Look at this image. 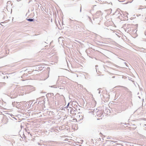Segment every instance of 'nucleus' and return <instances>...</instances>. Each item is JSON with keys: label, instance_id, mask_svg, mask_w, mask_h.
<instances>
[{"label": "nucleus", "instance_id": "f257e3e1", "mask_svg": "<svg viewBox=\"0 0 146 146\" xmlns=\"http://www.w3.org/2000/svg\"><path fill=\"white\" fill-rule=\"evenodd\" d=\"M101 15V12L100 11H98L96 12V13L95 15V17L96 18H99Z\"/></svg>", "mask_w": 146, "mask_h": 146}, {"label": "nucleus", "instance_id": "f03ea898", "mask_svg": "<svg viewBox=\"0 0 146 146\" xmlns=\"http://www.w3.org/2000/svg\"><path fill=\"white\" fill-rule=\"evenodd\" d=\"M97 110V109H96V114L97 115H99V113H100L101 112V111H96ZM94 111H95V109H94Z\"/></svg>", "mask_w": 146, "mask_h": 146}, {"label": "nucleus", "instance_id": "7ed1b4c3", "mask_svg": "<svg viewBox=\"0 0 146 146\" xmlns=\"http://www.w3.org/2000/svg\"><path fill=\"white\" fill-rule=\"evenodd\" d=\"M27 20L29 21H34V19H27Z\"/></svg>", "mask_w": 146, "mask_h": 146}, {"label": "nucleus", "instance_id": "20e7f679", "mask_svg": "<svg viewBox=\"0 0 146 146\" xmlns=\"http://www.w3.org/2000/svg\"><path fill=\"white\" fill-rule=\"evenodd\" d=\"M101 88H99L98 90V93L99 94H100V92H101Z\"/></svg>", "mask_w": 146, "mask_h": 146}, {"label": "nucleus", "instance_id": "39448f33", "mask_svg": "<svg viewBox=\"0 0 146 146\" xmlns=\"http://www.w3.org/2000/svg\"><path fill=\"white\" fill-rule=\"evenodd\" d=\"M51 87H53L54 88H56L57 87V86H56V85H54L51 86Z\"/></svg>", "mask_w": 146, "mask_h": 146}, {"label": "nucleus", "instance_id": "423d86ee", "mask_svg": "<svg viewBox=\"0 0 146 146\" xmlns=\"http://www.w3.org/2000/svg\"><path fill=\"white\" fill-rule=\"evenodd\" d=\"M111 136H108L107 137V139H110L111 138Z\"/></svg>", "mask_w": 146, "mask_h": 146}, {"label": "nucleus", "instance_id": "0eeeda50", "mask_svg": "<svg viewBox=\"0 0 146 146\" xmlns=\"http://www.w3.org/2000/svg\"><path fill=\"white\" fill-rule=\"evenodd\" d=\"M117 145H118V146H123L122 145L120 144H117Z\"/></svg>", "mask_w": 146, "mask_h": 146}, {"label": "nucleus", "instance_id": "6e6552de", "mask_svg": "<svg viewBox=\"0 0 146 146\" xmlns=\"http://www.w3.org/2000/svg\"><path fill=\"white\" fill-rule=\"evenodd\" d=\"M110 141H111V142H114V143H115V142H117V141H107L109 142Z\"/></svg>", "mask_w": 146, "mask_h": 146}, {"label": "nucleus", "instance_id": "1a4fd4ad", "mask_svg": "<svg viewBox=\"0 0 146 146\" xmlns=\"http://www.w3.org/2000/svg\"><path fill=\"white\" fill-rule=\"evenodd\" d=\"M141 15L140 14H137V17H139V16H140Z\"/></svg>", "mask_w": 146, "mask_h": 146}, {"label": "nucleus", "instance_id": "9d476101", "mask_svg": "<svg viewBox=\"0 0 146 146\" xmlns=\"http://www.w3.org/2000/svg\"><path fill=\"white\" fill-rule=\"evenodd\" d=\"M144 9V8H142L141 9H139V11H141V10H142V9Z\"/></svg>", "mask_w": 146, "mask_h": 146}, {"label": "nucleus", "instance_id": "9b49d317", "mask_svg": "<svg viewBox=\"0 0 146 146\" xmlns=\"http://www.w3.org/2000/svg\"><path fill=\"white\" fill-rule=\"evenodd\" d=\"M81 10H82V7H81H81L80 8V12H81Z\"/></svg>", "mask_w": 146, "mask_h": 146}, {"label": "nucleus", "instance_id": "f8f14e48", "mask_svg": "<svg viewBox=\"0 0 146 146\" xmlns=\"http://www.w3.org/2000/svg\"><path fill=\"white\" fill-rule=\"evenodd\" d=\"M106 110H108V111H109V112H110V110H109V109H106Z\"/></svg>", "mask_w": 146, "mask_h": 146}, {"label": "nucleus", "instance_id": "ddd939ff", "mask_svg": "<svg viewBox=\"0 0 146 146\" xmlns=\"http://www.w3.org/2000/svg\"><path fill=\"white\" fill-rule=\"evenodd\" d=\"M72 112H74V111L73 110H71V113H72Z\"/></svg>", "mask_w": 146, "mask_h": 146}, {"label": "nucleus", "instance_id": "4468645a", "mask_svg": "<svg viewBox=\"0 0 146 146\" xmlns=\"http://www.w3.org/2000/svg\"><path fill=\"white\" fill-rule=\"evenodd\" d=\"M89 18L90 19V20H91V19L90 18V17H89Z\"/></svg>", "mask_w": 146, "mask_h": 146}, {"label": "nucleus", "instance_id": "2eb2a0df", "mask_svg": "<svg viewBox=\"0 0 146 146\" xmlns=\"http://www.w3.org/2000/svg\"><path fill=\"white\" fill-rule=\"evenodd\" d=\"M112 78H115V76H113L112 77Z\"/></svg>", "mask_w": 146, "mask_h": 146}, {"label": "nucleus", "instance_id": "dca6fc26", "mask_svg": "<svg viewBox=\"0 0 146 146\" xmlns=\"http://www.w3.org/2000/svg\"><path fill=\"white\" fill-rule=\"evenodd\" d=\"M69 103H68V105L67 106V107H68V106L69 105Z\"/></svg>", "mask_w": 146, "mask_h": 146}, {"label": "nucleus", "instance_id": "f3484780", "mask_svg": "<svg viewBox=\"0 0 146 146\" xmlns=\"http://www.w3.org/2000/svg\"><path fill=\"white\" fill-rule=\"evenodd\" d=\"M14 103H13V102L12 103V105H14Z\"/></svg>", "mask_w": 146, "mask_h": 146}, {"label": "nucleus", "instance_id": "a211bd4d", "mask_svg": "<svg viewBox=\"0 0 146 146\" xmlns=\"http://www.w3.org/2000/svg\"><path fill=\"white\" fill-rule=\"evenodd\" d=\"M70 20H71V21H72L71 19H70Z\"/></svg>", "mask_w": 146, "mask_h": 146}, {"label": "nucleus", "instance_id": "6ab92c4d", "mask_svg": "<svg viewBox=\"0 0 146 146\" xmlns=\"http://www.w3.org/2000/svg\"><path fill=\"white\" fill-rule=\"evenodd\" d=\"M100 134H102V133H100Z\"/></svg>", "mask_w": 146, "mask_h": 146}, {"label": "nucleus", "instance_id": "aec40b11", "mask_svg": "<svg viewBox=\"0 0 146 146\" xmlns=\"http://www.w3.org/2000/svg\"><path fill=\"white\" fill-rule=\"evenodd\" d=\"M73 113V112H72V113H74H74Z\"/></svg>", "mask_w": 146, "mask_h": 146}, {"label": "nucleus", "instance_id": "412c9836", "mask_svg": "<svg viewBox=\"0 0 146 146\" xmlns=\"http://www.w3.org/2000/svg\"><path fill=\"white\" fill-rule=\"evenodd\" d=\"M145 35L146 36V34H145Z\"/></svg>", "mask_w": 146, "mask_h": 146}, {"label": "nucleus", "instance_id": "4be33fe9", "mask_svg": "<svg viewBox=\"0 0 146 146\" xmlns=\"http://www.w3.org/2000/svg\"><path fill=\"white\" fill-rule=\"evenodd\" d=\"M30 135L32 136V135H31V134H30Z\"/></svg>", "mask_w": 146, "mask_h": 146}, {"label": "nucleus", "instance_id": "5701e85b", "mask_svg": "<svg viewBox=\"0 0 146 146\" xmlns=\"http://www.w3.org/2000/svg\"><path fill=\"white\" fill-rule=\"evenodd\" d=\"M12 85H13V84H11V86H12Z\"/></svg>", "mask_w": 146, "mask_h": 146}, {"label": "nucleus", "instance_id": "b1692460", "mask_svg": "<svg viewBox=\"0 0 146 146\" xmlns=\"http://www.w3.org/2000/svg\"><path fill=\"white\" fill-rule=\"evenodd\" d=\"M98 1H99V0H98Z\"/></svg>", "mask_w": 146, "mask_h": 146}, {"label": "nucleus", "instance_id": "393cba45", "mask_svg": "<svg viewBox=\"0 0 146 146\" xmlns=\"http://www.w3.org/2000/svg\"><path fill=\"white\" fill-rule=\"evenodd\" d=\"M98 1H99V0H98Z\"/></svg>", "mask_w": 146, "mask_h": 146}, {"label": "nucleus", "instance_id": "a878e982", "mask_svg": "<svg viewBox=\"0 0 146 146\" xmlns=\"http://www.w3.org/2000/svg\"><path fill=\"white\" fill-rule=\"evenodd\" d=\"M98 1H99V0H98Z\"/></svg>", "mask_w": 146, "mask_h": 146}]
</instances>
